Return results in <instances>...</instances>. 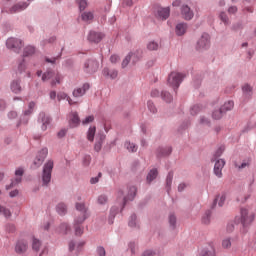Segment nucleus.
Masks as SVG:
<instances>
[{
	"instance_id": "f257e3e1",
	"label": "nucleus",
	"mask_w": 256,
	"mask_h": 256,
	"mask_svg": "<svg viewBox=\"0 0 256 256\" xmlns=\"http://www.w3.org/2000/svg\"><path fill=\"white\" fill-rule=\"evenodd\" d=\"M185 77H186L185 73H181V72L170 73L167 80L169 87H172L175 93H177V90L181 86V83H183V79H185Z\"/></svg>"
},
{
	"instance_id": "f03ea898",
	"label": "nucleus",
	"mask_w": 256,
	"mask_h": 256,
	"mask_svg": "<svg viewBox=\"0 0 256 256\" xmlns=\"http://www.w3.org/2000/svg\"><path fill=\"white\" fill-rule=\"evenodd\" d=\"M241 224L243 227H249L255 221V210L250 207L242 208L241 211Z\"/></svg>"
},
{
	"instance_id": "7ed1b4c3",
	"label": "nucleus",
	"mask_w": 256,
	"mask_h": 256,
	"mask_svg": "<svg viewBox=\"0 0 256 256\" xmlns=\"http://www.w3.org/2000/svg\"><path fill=\"white\" fill-rule=\"evenodd\" d=\"M54 163L53 160H48L42 170V183L47 186L51 183V173H53Z\"/></svg>"
},
{
	"instance_id": "20e7f679",
	"label": "nucleus",
	"mask_w": 256,
	"mask_h": 256,
	"mask_svg": "<svg viewBox=\"0 0 256 256\" xmlns=\"http://www.w3.org/2000/svg\"><path fill=\"white\" fill-rule=\"evenodd\" d=\"M76 211H78L79 214H76L74 219H81L84 221H87L89 217H91V213L89 212V208L85 205L83 202H77L75 204Z\"/></svg>"
},
{
	"instance_id": "39448f33",
	"label": "nucleus",
	"mask_w": 256,
	"mask_h": 256,
	"mask_svg": "<svg viewBox=\"0 0 256 256\" xmlns=\"http://www.w3.org/2000/svg\"><path fill=\"white\" fill-rule=\"evenodd\" d=\"M6 47L14 53H20L21 49H23V40L14 37L8 38L6 40Z\"/></svg>"
},
{
	"instance_id": "423d86ee",
	"label": "nucleus",
	"mask_w": 256,
	"mask_h": 256,
	"mask_svg": "<svg viewBox=\"0 0 256 256\" xmlns=\"http://www.w3.org/2000/svg\"><path fill=\"white\" fill-rule=\"evenodd\" d=\"M99 69V62L93 58L87 59L84 62L83 71L88 75H93V73H97Z\"/></svg>"
},
{
	"instance_id": "0eeeda50",
	"label": "nucleus",
	"mask_w": 256,
	"mask_h": 256,
	"mask_svg": "<svg viewBox=\"0 0 256 256\" xmlns=\"http://www.w3.org/2000/svg\"><path fill=\"white\" fill-rule=\"evenodd\" d=\"M211 47V37L207 33H203L196 43L197 51H207Z\"/></svg>"
},
{
	"instance_id": "6e6552de",
	"label": "nucleus",
	"mask_w": 256,
	"mask_h": 256,
	"mask_svg": "<svg viewBox=\"0 0 256 256\" xmlns=\"http://www.w3.org/2000/svg\"><path fill=\"white\" fill-rule=\"evenodd\" d=\"M33 111H35V102L31 101L28 104V109L24 110L20 116L19 125H21V123L27 125V123H29V118L33 115Z\"/></svg>"
},
{
	"instance_id": "1a4fd4ad",
	"label": "nucleus",
	"mask_w": 256,
	"mask_h": 256,
	"mask_svg": "<svg viewBox=\"0 0 256 256\" xmlns=\"http://www.w3.org/2000/svg\"><path fill=\"white\" fill-rule=\"evenodd\" d=\"M53 119H51V116L47 115L45 112H40L38 116V123L41 124V130L47 131L49 125H51V122Z\"/></svg>"
},
{
	"instance_id": "9d476101",
	"label": "nucleus",
	"mask_w": 256,
	"mask_h": 256,
	"mask_svg": "<svg viewBox=\"0 0 256 256\" xmlns=\"http://www.w3.org/2000/svg\"><path fill=\"white\" fill-rule=\"evenodd\" d=\"M23 168H18L15 171V176L16 178L11 180V183L9 185H6V191H9V189H13V187H17V185H19V183H21V181H23V179L21 177H23Z\"/></svg>"
},
{
	"instance_id": "9b49d317",
	"label": "nucleus",
	"mask_w": 256,
	"mask_h": 256,
	"mask_svg": "<svg viewBox=\"0 0 256 256\" xmlns=\"http://www.w3.org/2000/svg\"><path fill=\"white\" fill-rule=\"evenodd\" d=\"M83 223H85V220L74 218L73 229L76 237H81V235H83L85 231V227H83Z\"/></svg>"
},
{
	"instance_id": "f8f14e48",
	"label": "nucleus",
	"mask_w": 256,
	"mask_h": 256,
	"mask_svg": "<svg viewBox=\"0 0 256 256\" xmlns=\"http://www.w3.org/2000/svg\"><path fill=\"white\" fill-rule=\"evenodd\" d=\"M47 155H49V150L47 148H42L34 160L35 167H41V165H43V161L47 158Z\"/></svg>"
},
{
	"instance_id": "ddd939ff",
	"label": "nucleus",
	"mask_w": 256,
	"mask_h": 256,
	"mask_svg": "<svg viewBox=\"0 0 256 256\" xmlns=\"http://www.w3.org/2000/svg\"><path fill=\"white\" fill-rule=\"evenodd\" d=\"M223 167H225V160L224 159L216 160L214 164V175H216L218 179H221V177H223Z\"/></svg>"
},
{
	"instance_id": "4468645a",
	"label": "nucleus",
	"mask_w": 256,
	"mask_h": 256,
	"mask_svg": "<svg viewBox=\"0 0 256 256\" xmlns=\"http://www.w3.org/2000/svg\"><path fill=\"white\" fill-rule=\"evenodd\" d=\"M90 88L91 86L89 85V83H84L82 87L75 88L72 92V95L76 99H79V97H83V95H85V93H87Z\"/></svg>"
},
{
	"instance_id": "2eb2a0df",
	"label": "nucleus",
	"mask_w": 256,
	"mask_h": 256,
	"mask_svg": "<svg viewBox=\"0 0 256 256\" xmlns=\"http://www.w3.org/2000/svg\"><path fill=\"white\" fill-rule=\"evenodd\" d=\"M173 153V148L171 146H160L156 150V155L159 159L161 157H169Z\"/></svg>"
},
{
	"instance_id": "dca6fc26",
	"label": "nucleus",
	"mask_w": 256,
	"mask_h": 256,
	"mask_svg": "<svg viewBox=\"0 0 256 256\" xmlns=\"http://www.w3.org/2000/svg\"><path fill=\"white\" fill-rule=\"evenodd\" d=\"M28 247H29V242H27V240L19 239L16 243L15 251L16 253L21 255L27 251Z\"/></svg>"
},
{
	"instance_id": "f3484780",
	"label": "nucleus",
	"mask_w": 256,
	"mask_h": 256,
	"mask_svg": "<svg viewBox=\"0 0 256 256\" xmlns=\"http://www.w3.org/2000/svg\"><path fill=\"white\" fill-rule=\"evenodd\" d=\"M103 37H105L103 33L91 30L88 34V41H90V43H101Z\"/></svg>"
},
{
	"instance_id": "a211bd4d",
	"label": "nucleus",
	"mask_w": 256,
	"mask_h": 256,
	"mask_svg": "<svg viewBox=\"0 0 256 256\" xmlns=\"http://www.w3.org/2000/svg\"><path fill=\"white\" fill-rule=\"evenodd\" d=\"M135 195H137V187L130 186L128 188L127 196L123 197L122 207H125V205H127V201H133V199H135Z\"/></svg>"
},
{
	"instance_id": "6ab92c4d",
	"label": "nucleus",
	"mask_w": 256,
	"mask_h": 256,
	"mask_svg": "<svg viewBox=\"0 0 256 256\" xmlns=\"http://www.w3.org/2000/svg\"><path fill=\"white\" fill-rule=\"evenodd\" d=\"M181 15L183 19H185L186 21H191V19L195 17L193 10H191V8L188 5L181 6Z\"/></svg>"
},
{
	"instance_id": "aec40b11",
	"label": "nucleus",
	"mask_w": 256,
	"mask_h": 256,
	"mask_svg": "<svg viewBox=\"0 0 256 256\" xmlns=\"http://www.w3.org/2000/svg\"><path fill=\"white\" fill-rule=\"evenodd\" d=\"M10 90L15 95H19L21 91H23V87H21V79H14L10 83Z\"/></svg>"
},
{
	"instance_id": "412c9836",
	"label": "nucleus",
	"mask_w": 256,
	"mask_h": 256,
	"mask_svg": "<svg viewBox=\"0 0 256 256\" xmlns=\"http://www.w3.org/2000/svg\"><path fill=\"white\" fill-rule=\"evenodd\" d=\"M81 119H79V114L77 112H72L69 115V126L73 129L79 127Z\"/></svg>"
},
{
	"instance_id": "4be33fe9",
	"label": "nucleus",
	"mask_w": 256,
	"mask_h": 256,
	"mask_svg": "<svg viewBox=\"0 0 256 256\" xmlns=\"http://www.w3.org/2000/svg\"><path fill=\"white\" fill-rule=\"evenodd\" d=\"M29 7V3L27 2H19L10 8V13H21V11H25Z\"/></svg>"
},
{
	"instance_id": "5701e85b",
	"label": "nucleus",
	"mask_w": 256,
	"mask_h": 256,
	"mask_svg": "<svg viewBox=\"0 0 256 256\" xmlns=\"http://www.w3.org/2000/svg\"><path fill=\"white\" fill-rule=\"evenodd\" d=\"M102 75H104V77H107V79H117L119 72L115 69H109L108 67H106L102 70Z\"/></svg>"
},
{
	"instance_id": "b1692460",
	"label": "nucleus",
	"mask_w": 256,
	"mask_h": 256,
	"mask_svg": "<svg viewBox=\"0 0 256 256\" xmlns=\"http://www.w3.org/2000/svg\"><path fill=\"white\" fill-rule=\"evenodd\" d=\"M158 176L159 171L157 170V168L151 169L146 176V183H148V185H151V183H153V181H155Z\"/></svg>"
},
{
	"instance_id": "393cba45",
	"label": "nucleus",
	"mask_w": 256,
	"mask_h": 256,
	"mask_svg": "<svg viewBox=\"0 0 256 256\" xmlns=\"http://www.w3.org/2000/svg\"><path fill=\"white\" fill-rule=\"evenodd\" d=\"M157 13L159 19H162V21H166V19H169V16L171 15V9L169 7L160 8Z\"/></svg>"
},
{
	"instance_id": "a878e982",
	"label": "nucleus",
	"mask_w": 256,
	"mask_h": 256,
	"mask_svg": "<svg viewBox=\"0 0 256 256\" xmlns=\"http://www.w3.org/2000/svg\"><path fill=\"white\" fill-rule=\"evenodd\" d=\"M242 93L245 99H251V97L253 96V87H251V85L249 84H245L242 87Z\"/></svg>"
},
{
	"instance_id": "bb28decb",
	"label": "nucleus",
	"mask_w": 256,
	"mask_h": 256,
	"mask_svg": "<svg viewBox=\"0 0 256 256\" xmlns=\"http://www.w3.org/2000/svg\"><path fill=\"white\" fill-rule=\"evenodd\" d=\"M175 33L178 37H182L184 33H187V23H179L176 25Z\"/></svg>"
},
{
	"instance_id": "cd10ccee",
	"label": "nucleus",
	"mask_w": 256,
	"mask_h": 256,
	"mask_svg": "<svg viewBox=\"0 0 256 256\" xmlns=\"http://www.w3.org/2000/svg\"><path fill=\"white\" fill-rule=\"evenodd\" d=\"M117 213H119V207L113 206L110 209V214H109V218H108L109 225H113V222L115 221V217H116Z\"/></svg>"
},
{
	"instance_id": "c85d7f7f",
	"label": "nucleus",
	"mask_w": 256,
	"mask_h": 256,
	"mask_svg": "<svg viewBox=\"0 0 256 256\" xmlns=\"http://www.w3.org/2000/svg\"><path fill=\"white\" fill-rule=\"evenodd\" d=\"M35 51V46L28 45L23 49V57H32V55H35Z\"/></svg>"
},
{
	"instance_id": "c756f323",
	"label": "nucleus",
	"mask_w": 256,
	"mask_h": 256,
	"mask_svg": "<svg viewBox=\"0 0 256 256\" xmlns=\"http://www.w3.org/2000/svg\"><path fill=\"white\" fill-rule=\"evenodd\" d=\"M227 199V197L225 196V194H220L218 196H216V198L214 199L213 205L212 207H215V205H217L219 207H223V205H225V200Z\"/></svg>"
},
{
	"instance_id": "7c9ffc66",
	"label": "nucleus",
	"mask_w": 256,
	"mask_h": 256,
	"mask_svg": "<svg viewBox=\"0 0 256 256\" xmlns=\"http://www.w3.org/2000/svg\"><path fill=\"white\" fill-rule=\"evenodd\" d=\"M0 215H3L6 219H11L13 217V213L11 210L0 204Z\"/></svg>"
},
{
	"instance_id": "2f4dec72",
	"label": "nucleus",
	"mask_w": 256,
	"mask_h": 256,
	"mask_svg": "<svg viewBox=\"0 0 256 256\" xmlns=\"http://www.w3.org/2000/svg\"><path fill=\"white\" fill-rule=\"evenodd\" d=\"M57 99L58 101H68L69 105H73L75 102H73V99H71V97H69V95H67V93L65 92H59L57 94Z\"/></svg>"
},
{
	"instance_id": "473e14b6",
	"label": "nucleus",
	"mask_w": 256,
	"mask_h": 256,
	"mask_svg": "<svg viewBox=\"0 0 256 256\" xmlns=\"http://www.w3.org/2000/svg\"><path fill=\"white\" fill-rule=\"evenodd\" d=\"M95 16L93 15V12H83L81 14V19L84 21V23H91Z\"/></svg>"
},
{
	"instance_id": "72a5a7b5",
	"label": "nucleus",
	"mask_w": 256,
	"mask_h": 256,
	"mask_svg": "<svg viewBox=\"0 0 256 256\" xmlns=\"http://www.w3.org/2000/svg\"><path fill=\"white\" fill-rule=\"evenodd\" d=\"M96 131H97V128L95 126H90L88 131H87V139L91 143H93V141H95V133H96Z\"/></svg>"
},
{
	"instance_id": "f704fd0d",
	"label": "nucleus",
	"mask_w": 256,
	"mask_h": 256,
	"mask_svg": "<svg viewBox=\"0 0 256 256\" xmlns=\"http://www.w3.org/2000/svg\"><path fill=\"white\" fill-rule=\"evenodd\" d=\"M62 55H63V48L61 49V52H59V54L56 57L49 58L46 56L44 58V61L45 63H50L51 65H55V63H57V60L61 59Z\"/></svg>"
},
{
	"instance_id": "c9c22d12",
	"label": "nucleus",
	"mask_w": 256,
	"mask_h": 256,
	"mask_svg": "<svg viewBox=\"0 0 256 256\" xmlns=\"http://www.w3.org/2000/svg\"><path fill=\"white\" fill-rule=\"evenodd\" d=\"M200 256H215V248L210 246V248H204L200 251Z\"/></svg>"
},
{
	"instance_id": "e433bc0d",
	"label": "nucleus",
	"mask_w": 256,
	"mask_h": 256,
	"mask_svg": "<svg viewBox=\"0 0 256 256\" xmlns=\"http://www.w3.org/2000/svg\"><path fill=\"white\" fill-rule=\"evenodd\" d=\"M171 185H173V172H169L166 176V190L168 194L171 191Z\"/></svg>"
},
{
	"instance_id": "4c0bfd02",
	"label": "nucleus",
	"mask_w": 256,
	"mask_h": 256,
	"mask_svg": "<svg viewBox=\"0 0 256 256\" xmlns=\"http://www.w3.org/2000/svg\"><path fill=\"white\" fill-rule=\"evenodd\" d=\"M56 72L54 70H47L42 74V81H49L55 77Z\"/></svg>"
},
{
	"instance_id": "58836bf2",
	"label": "nucleus",
	"mask_w": 256,
	"mask_h": 256,
	"mask_svg": "<svg viewBox=\"0 0 256 256\" xmlns=\"http://www.w3.org/2000/svg\"><path fill=\"white\" fill-rule=\"evenodd\" d=\"M159 47H161V45L155 40H152L147 44L148 51H158Z\"/></svg>"
},
{
	"instance_id": "ea45409f",
	"label": "nucleus",
	"mask_w": 256,
	"mask_h": 256,
	"mask_svg": "<svg viewBox=\"0 0 256 256\" xmlns=\"http://www.w3.org/2000/svg\"><path fill=\"white\" fill-rule=\"evenodd\" d=\"M32 249L36 253H39V251H41V240L33 237L32 238Z\"/></svg>"
},
{
	"instance_id": "a19ab883",
	"label": "nucleus",
	"mask_w": 256,
	"mask_h": 256,
	"mask_svg": "<svg viewBox=\"0 0 256 256\" xmlns=\"http://www.w3.org/2000/svg\"><path fill=\"white\" fill-rule=\"evenodd\" d=\"M235 107V103L232 100H228L224 103L223 106H221V110L226 113L227 111H231Z\"/></svg>"
},
{
	"instance_id": "79ce46f5",
	"label": "nucleus",
	"mask_w": 256,
	"mask_h": 256,
	"mask_svg": "<svg viewBox=\"0 0 256 256\" xmlns=\"http://www.w3.org/2000/svg\"><path fill=\"white\" fill-rule=\"evenodd\" d=\"M59 233L62 235H67L68 231H71V227L67 223H62L60 224L59 228L57 229Z\"/></svg>"
},
{
	"instance_id": "37998d69",
	"label": "nucleus",
	"mask_w": 256,
	"mask_h": 256,
	"mask_svg": "<svg viewBox=\"0 0 256 256\" xmlns=\"http://www.w3.org/2000/svg\"><path fill=\"white\" fill-rule=\"evenodd\" d=\"M56 211L58 215H65L67 213V205L65 203H59L56 206Z\"/></svg>"
},
{
	"instance_id": "c03bdc74",
	"label": "nucleus",
	"mask_w": 256,
	"mask_h": 256,
	"mask_svg": "<svg viewBox=\"0 0 256 256\" xmlns=\"http://www.w3.org/2000/svg\"><path fill=\"white\" fill-rule=\"evenodd\" d=\"M201 111H203V106L201 104H196L190 108V114L193 116L201 113Z\"/></svg>"
},
{
	"instance_id": "a18cd8bd",
	"label": "nucleus",
	"mask_w": 256,
	"mask_h": 256,
	"mask_svg": "<svg viewBox=\"0 0 256 256\" xmlns=\"http://www.w3.org/2000/svg\"><path fill=\"white\" fill-rule=\"evenodd\" d=\"M202 223L204 225H209L211 223V210H207L202 216Z\"/></svg>"
},
{
	"instance_id": "49530a36",
	"label": "nucleus",
	"mask_w": 256,
	"mask_h": 256,
	"mask_svg": "<svg viewBox=\"0 0 256 256\" xmlns=\"http://www.w3.org/2000/svg\"><path fill=\"white\" fill-rule=\"evenodd\" d=\"M161 98H162L163 101H165L166 103H171V101H173V96H172L171 93H169L168 91H162V93H161Z\"/></svg>"
},
{
	"instance_id": "de8ad7c7",
	"label": "nucleus",
	"mask_w": 256,
	"mask_h": 256,
	"mask_svg": "<svg viewBox=\"0 0 256 256\" xmlns=\"http://www.w3.org/2000/svg\"><path fill=\"white\" fill-rule=\"evenodd\" d=\"M125 148L130 153H135L137 151V145H135L134 143H131L130 141L125 142Z\"/></svg>"
},
{
	"instance_id": "09e8293b",
	"label": "nucleus",
	"mask_w": 256,
	"mask_h": 256,
	"mask_svg": "<svg viewBox=\"0 0 256 256\" xmlns=\"http://www.w3.org/2000/svg\"><path fill=\"white\" fill-rule=\"evenodd\" d=\"M225 115V112L220 108L212 112L213 119L219 120Z\"/></svg>"
},
{
	"instance_id": "8fccbe9b",
	"label": "nucleus",
	"mask_w": 256,
	"mask_h": 256,
	"mask_svg": "<svg viewBox=\"0 0 256 256\" xmlns=\"http://www.w3.org/2000/svg\"><path fill=\"white\" fill-rule=\"evenodd\" d=\"M26 70H27V62H25V59H22L18 63V72L25 73Z\"/></svg>"
},
{
	"instance_id": "3c124183",
	"label": "nucleus",
	"mask_w": 256,
	"mask_h": 256,
	"mask_svg": "<svg viewBox=\"0 0 256 256\" xmlns=\"http://www.w3.org/2000/svg\"><path fill=\"white\" fill-rule=\"evenodd\" d=\"M129 227H137V215L132 214L128 221Z\"/></svg>"
},
{
	"instance_id": "603ef678",
	"label": "nucleus",
	"mask_w": 256,
	"mask_h": 256,
	"mask_svg": "<svg viewBox=\"0 0 256 256\" xmlns=\"http://www.w3.org/2000/svg\"><path fill=\"white\" fill-rule=\"evenodd\" d=\"M169 225H170L171 229H175V227L177 225V217H175L174 214L169 215Z\"/></svg>"
},
{
	"instance_id": "864d4df0",
	"label": "nucleus",
	"mask_w": 256,
	"mask_h": 256,
	"mask_svg": "<svg viewBox=\"0 0 256 256\" xmlns=\"http://www.w3.org/2000/svg\"><path fill=\"white\" fill-rule=\"evenodd\" d=\"M107 201H109V198L105 194H101L98 196L97 202L99 205H106Z\"/></svg>"
},
{
	"instance_id": "5fc2aeb1",
	"label": "nucleus",
	"mask_w": 256,
	"mask_h": 256,
	"mask_svg": "<svg viewBox=\"0 0 256 256\" xmlns=\"http://www.w3.org/2000/svg\"><path fill=\"white\" fill-rule=\"evenodd\" d=\"M131 57H135V54H128L125 59L122 61V67L125 69L129 63H131Z\"/></svg>"
},
{
	"instance_id": "6e6d98bb",
	"label": "nucleus",
	"mask_w": 256,
	"mask_h": 256,
	"mask_svg": "<svg viewBox=\"0 0 256 256\" xmlns=\"http://www.w3.org/2000/svg\"><path fill=\"white\" fill-rule=\"evenodd\" d=\"M76 3H78L80 11H85V9H87V0H76Z\"/></svg>"
},
{
	"instance_id": "4d7b16f0",
	"label": "nucleus",
	"mask_w": 256,
	"mask_h": 256,
	"mask_svg": "<svg viewBox=\"0 0 256 256\" xmlns=\"http://www.w3.org/2000/svg\"><path fill=\"white\" fill-rule=\"evenodd\" d=\"M147 107H148V111H150V113H157V107H155V104L153 103V101L149 100L147 102Z\"/></svg>"
},
{
	"instance_id": "13d9d810",
	"label": "nucleus",
	"mask_w": 256,
	"mask_h": 256,
	"mask_svg": "<svg viewBox=\"0 0 256 256\" xmlns=\"http://www.w3.org/2000/svg\"><path fill=\"white\" fill-rule=\"evenodd\" d=\"M221 21L224 23V25H229V17L225 12H221L219 15Z\"/></svg>"
},
{
	"instance_id": "bf43d9fd",
	"label": "nucleus",
	"mask_w": 256,
	"mask_h": 256,
	"mask_svg": "<svg viewBox=\"0 0 256 256\" xmlns=\"http://www.w3.org/2000/svg\"><path fill=\"white\" fill-rule=\"evenodd\" d=\"M82 163L84 167H89L91 165V155H84Z\"/></svg>"
},
{
	"instance_id": "052dcab7",
	"label": "nucleus",
	"mask_w": 256,
	"mask_h": 256,
	"mask_svg": "<svg viewBox=\"0 0 256 256\" xmlns=\"http://www.w3.org/2000/svg\"><path fill=\"white\" fill-rule=\"evenodd\" d=\"M222 247L223 249H229L231 248V238H226L222 241Z\"/></svg>"
},
{
	"instance_id": "680f3d73",
	"label": "nucleus",
	"mask_w": 256,
	"mask_h": 256,
	"mask_svg": "<svg viewBox=\"0 0 256 256\" xmlns=\"http://www.w3.org/2000/svg\"><path fill=\"white\" fill-rule=\"evenodd\" d=\"M102 175H103V174H102L101 172H99L96 177H92V178L90 179L91 185H96V183H99V180L101 179Z\"/></svg>"
},
{
	"instance_id": "e2e57ef3",
	"label": "nucleus",
	"mask_w": 256,
	"mask_h": 256,
	"mask_svg": "<svg viewBox=\"0 0 256 256\" xmlns=\"http://www.w3.org/2000/svg\"><path fill=\"white\" fill-rule=\"evenodd\" d=\"M246 167H249V161H244L241 164H235V168L239 169V171H241V169H246Z\"/></svg>"
},
{
	"instance_id": "0e129e2a",
	"label": "nucleus",
	"mask_w": 256,
	"mask_h": 256,
	"mask_svg": "<svg viewBox=\"0 0 256 256\" xmlns=\"http://www.w3.org/2000/svg\"><path fill=\"white\" fill-rule=\"evenodd\" d=\"M96 253L99 256L107 255V252L105 251V248L103 246H98L97 249H96Z\"/></svg>"
},
{
	"instance_id": "69168bd1",
	"label": "nucleus",
	"mask_w": 256,
	"mask_h": 256,
	"mask_svg": "<svg viewBox=\"0 0 256 256\" xmlns=\"http://www.w3.org/2000/svg\"><path fill=\"white\" fill-rule=\"evenodd\" d=\"M200 125H211V120L205 116L200 117Z\"/></svg>"
},
{
	"instance_id": "338daca9",
	"label": "nucleus",
	"mask_w": 256,
	"mask_h": 256,
	"mask_svg": "<svg viewBox=\"0 0 256 256\" xmlns=\"http://www.w3.org/2000/svg\"><path fill=\"white\" fill-rule=\"evenodd\" d=\"M93 121H95V117L91 115V116L86 117V118L82 121V124H83V125H89V123H93Z\"/></svg>"
},
{
	"instance_id": "774afa93",
	"label": "nucleus",
	"mask_w": 256,
	"mask_h": 256,
	"mask_svg": "<svg viewBox=\"0 0 256 256\" xmlns=\"http://www.w3.org/2000/svg\"><path fill=\"white\" fill-rule=\"evenodd\" d=\"M15 224H11V223H8L7 225H6V231L8 232V233H15Z\"/></svg>"
}]
</instances>
